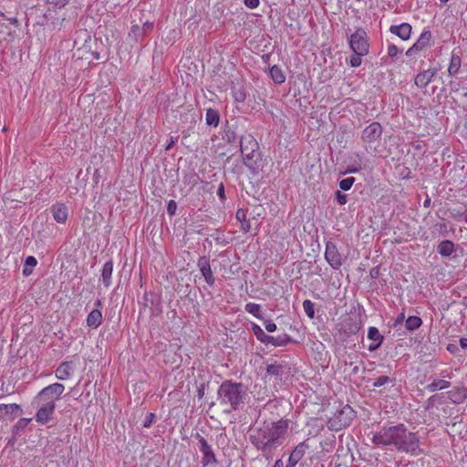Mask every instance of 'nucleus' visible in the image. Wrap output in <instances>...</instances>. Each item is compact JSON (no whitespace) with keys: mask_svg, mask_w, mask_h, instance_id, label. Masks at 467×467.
I'll return each mask as SVG.
<instances>
[{"mask_svg":"<svg viewBox=\"0 0 467 467\" xmlns=\"http://www.w3.org/2000/svg\"><path fill=\"white\" fill-rule=\"evenodd\" d=\"M371 441L376 446L395 449L412 456L423 453L418 433L410 431L403 423L383 426L373 434Z\"/></svg>","mask_w":467,"mask_h":467,"instance_id":"f257e3e1","label":"nucleus"},{"mask_svg":"<svg viewBox=\"0 0 467 467\" xmlns=\"http://www.w3.org/2000/svg\"><path fill=\"white\" fill-rule=\"evenodd\" d=\"M286 430L285 422H273L254 431L250 435V441L266 459H270L273 451L283 444Z\"/></svg>","mask_w":467,"mask_h":467,"instance_id":"f03ea898","label":"nucleus"},{"mask_svg":"<svg viewBox=\"0 0 467 467\" xmlns=\"http://www.w3.org/2000/svg\"><path fill=\"white\" fill-rule=\"evenodd\" d=\"M65 386L53 383L42 389L33 399L31 406L37 409L35 420L40 424H47L56 410V401L61 398Z\"/></svg>","mask_w":467,"mask_h":467,"instance_id":"7ed1b4c3","label":"nucleus"},{"mask_svg":"<svg viewBox=\"0 0 467 467\" xmlns=\"http://www.w3.org/2000/svg\"><path fill=\"white\" fill-rule=\"evenodd\" d=\"M217 397L221 405L237 410L245 404L247 387L242 382L224 380L218 388Z\"/></svg>","mask_w":467,"mask_h":467,"instance_id":"20e7f679","label":"nucleus"},{"mask_svg":"<svg viewBox=\"0 0 467 467\" xmlns=\"http://www.w3.org/2000/svg\"><path fill=\"white\" fill-rule=\"evenodd\" d=\"M240 150L244 165L253 174L262 170V158L256 140L251 134H244L239 139Z\"/></svg>","mask_w":467,"mask_h":467,"instance_id":"39448f33","label":"nucleus"},{"mask_svg":"<svg viewBox=\"0 0 467 467\" xmlns=\"http://www.w3.org/2000/svg\"><path fill=\"white\" fill-rule=\"evenodd\" d=\"M355 417V410L349 405H346L328 419L327 426L330 431H338L348 427Z\"/></svg>","mask_w":467,"mask_h":467,"instance_id":"423d86ee","label":"nucleus"},{"mask_svg":"<svg viewBox=\"0 0 467 467\" xmlns=\"http://www.w3.org/2000/svg\"><path fill=\"white\" fill-rule=\"evenodd\" d=\"M349 47L353 53L358 55H368L369 43L365 29L359 27L348 38Z\"/></svg>","mask_w":467,"mask_h":467,"instance_id":"0eeeda50","label":"nucleus"},{"mask_svg":"<svg viewBox=\"0 0 467 467\" xmlns=\"http://www.w3.org/2000/svg\"><path fill=\"white\" fill-rule=\"evenodd\" d=\"M194 438L197 440L199 450L202 454L201 460L202 466L208 467L218 464L216 455L212 445L208 443L207 440L198 432L194 435Z\"/></svg>","mask_w":467,"mask_h":467,"instance_id":"6e6552de","label":"nucleus"},{"mask_svg":"<svg viewBox=\"0 0 467 467\" xmlns=\"http://www.w3.org/2000/svg\"><path fill=\"white\" fill-rule=\"evenodd\" d=\"M383 133V128L378 121H374L364 128L360 139L365 145H371L380 140Z\"/></svg>","mask_w":467,"mask_h":467,"instance_id":"1a4fd4ad","label":"nucleus"},{"mask_svg":"<svg viewBox=\"0 0 467 467\" xmlns=\"http://www.w3.org/2000/svg\"><path fill=\"white\" fill-rule=\"evenodd\" d=\"M325 258L335 270H338L343 265V255L338 252L337 244L331 241L326 244Z\"/></svg>","mask_w":467,"mask_h":467,"instance_id":"9d476101","label":"nucleus"},{"mask_svg":"<svg viewBox=\"0 0 467 467\" xmlns=\"http://www.w3.org/2000/svg\"><path fill=\"white\" fill-rule=\"evenodd\" d=\"M431 32L429 27L423 28L417 41L406 51L407 57H412L430 45Z\"/></svg>","mask_w":467,"mask_h":467,"instance_id":"9b49d317","label":"nucleus"},{"mask_svg":"<svg viewBox=\"0 0 467 467\" xmlns=\"http://www.w3.org/2000/svg\"><path fill=\"white\" fill-rule=\"evenodd\" d=\"M143 300L146 306L150 307L151 315L160 316L162 312L161 298L159 295L152 292H145Z\"/></svg>","mask_w":467,"mask_h":467,"instance_id":"f8f14e48","label":"nucleus"},{"mask_svg":"<svg viewBox=\"0 0 467 467\" xmlns=\"http://www.w3.org/2000/svg\"><path fill=\"white\" fill-rule=\"evenodd\" d=\"M197 266L208 285L213 286L215 283V277L213 274L210 259L207 256H201L197 261Z\"/></svg>","mask_w":467,"mask_h":467,"instance_id":"ddd939ff","label":"nucleus"},{"mask_svg":"<svg viewBox=\"0 0 467 467\" xmlns=\"http://www.w3.org/2000/svg\"><path fill=\"white\" fill-rule=\"evenodd\" d=\"M309 446L306 443V441L298 443L290 453L285 467H296V464L302 460Z\"/></svg>","mask_w":467,"mask_h":467,"instance_id":"4468645a","label":"nucleus"},{"mask_svg":"<svg viewBox=\"0 0 467 467\" xmlns=\"http://www.w3.org/2000/svg\"><path fill=\"white\" fill-rule=\"evenodd\" d=\"M437 72L438 70L436 68H429L420 72L414 78L415 85L420 88H426L431 82Z\"/></svg>","mask_w":467,"mask_h":467,"instance_id":"2eb2a0df","label":"nucleus"},{"mask_svg":"<svg viewBox=\"0 0 467 467\" xmlns=\"http://www.w3.org/2000/svg\"><path fill=\"white\" fill-rule=\"evenodd\" d=\"M54 220L58 223H65L67 220L68 210L65 203L56 202L50 208Z\"/></svg>","mask_w":467,"mask_h":467,"instance_id":"dca6fc26","label":"nucleus"},{"mask_svg":"<svg viewBox=\"0 0 467 467\" xmlns=\"http://www.w3.org/2000/svg\"><path fill=\"white\" fill-rule=\"evenodd\" d=\"M22 412V408L18 404H0V420H13L14 415Z\"/></svg>","mask_w":467,"mask_h":467,"instance_id":"f3484780","label":"nucleus"},{"mask_svg":"<svg viewBox=\"0 0 467 467\" xmlns=\"http://www.w3.org/2000/svg\"><path fill=\"white\" fill-rule=\"evenodd\" d=\"M412 27L409 23H401L400 25H392L389 27V32L401 40H409L411 36Z\"/></svg>","mask_w":467,"mask_h":467,"instance_id":"a211bd4d","label":"nucleus"},{"mask_svg":"<svg viewBox=\"0 0 467 467\" xmlns=\"http://www.w3.org/2000/svg\"><path fill=\"white\" fill-rule=\"evenodd\" d=\"M73 370V361H64L55 370V375L56 378L59 380H67L72 376Z\"/></svg>","mask_w":467,"mask_h":467,"instance_id":"6ab92c4d","label":"nucleus"},{"mask_svg":"<svg viewBox=\"0 0 467 467\" xmlns=\"http://www.w3.org/2000/svg\"><path fill=\"white\" fill-rule=\"evenodd\" d=\"M293 342V338L287 334L279 335L277 337H273L269 335L268 340L265 345H271L273 347H285Z\"/></svg>","mask_w":467,"mask_h":467,"instance_id":"aec40b11","label":"nucleus"},{"mask_svg":"<svg viewBox=\"0 0 467 467\" xmlns=\"http://www.w3.org/2000/svg\"><path fill=\"white\" fill-rule=\"evenodd\" d=\"M113 273V261L109 260L106 262L101 270V281L105 288H109L111 285V276Z\"/></svg>","mask_w":467,"mask_h":467,"instance_id":"412c9836","label":"nucleus"},{"mask_svg":"<svg viewBox=\"0 0 467 467\" xmlns=\"http://www.w3.org/2000/svg\"><path fill=\"white\" fill-rule=\"evenodd\" d=\"M102 318L100 309H93L87 317V326L92 329H96L101 325Z\"/></svg>","mask_w":467,"mask_h":467,"instance_id":"4be33fe9","label":"nucleus"},{"mask_svg":"<svg viewBox=\"0 0 467 467\" xmlns=\"http://www.w3.org/2000/svg\"><path fill=\"white\" fill-rule=\"evenodd\" d=\"M455 250L454 243L451 240H443L437 246V252L442 257H448L452 254Z\"/></svg>","mask_w":467,"mask_h":467,"instance_id":"5701e85b","label":"nucleus"},{"mask_svg":"<svg viewBox=\"0 0 467 467\" xmlns=\"http://www.w3.org/2000/svg\"><path fill=\"white\" fill-rule=\"evenodd\" d=\"M269 77L277 85H281L285 81V75L277 65H274L269 68Z\"/></svg>","mask_w":467,"mask_h":467,"instance_id":"b1692460","label":"nucleus"},{"mask_svg":"<svg viewBox=\"0 0 467 467\" xmlns=\"http://www.w3.org/2000/svg\"><path fill=\"white\" fill-rule=\"evenodd\" d=\"M205 122L206 125L216 128L220 122L219 111L212 108L206 109Z\"/></svg>","mask_w":467,"mask_h":467,"instance_id":"393cba45","label":"nucleus"},{"mask_svg":"<svg viewBox=\"0 0 467 467\" xmlns=\"http://www.w3.org/2000/svg\"><path fill=\"white\" fill-rule=\"evenodd\" d=\"M236 219L241 223V230L248 233L251 230V223L246 219V213L243 209H238L235 214Z\"/></svg>","mask_w":467,"mask_h":467,"instance_id":"a878e982","label":"nucleus"},{"mask_svg":"<svg viewBox=\"0 0 467 467\" xmlns=\"http://www.w3.org/2000/svg\"><path fill=\"white\" fill-rule=\"evenodd\" d=\"M451 386V382L444 379H434L431 383L426 386V389L430 392L436 390H441L448 389Z\"/></svg>","mask_w":467,"mask_h":467,"instance_id":"bb28decb","label":"nucleus"},{"mask_svg":"<svg viewBox=\"0 0 467 467\" xmlns=\"http://www.w3.org/2000/svg\"><path fill=\"white\" fill-rule=\"evenodd\" d=\"M448 399L455 404L463 402L465 399V393L462 389L457 388L447 392Z\"/></svg>","mask_w":467,"mask_h":467,"instance_id":"cd10ccee","label":"nucleus"},{"mask_svg":"<svg viewBox=\"0 0 467 467\" xmlns=\"http://www.w3.org/2000/svg\"><path fill=\"white\" fill-rule=\"evenodd\" d=\"M232 94L234 101L237 103H244L247 98L246 89L243 86L232 87Z\"/></svg>","mask_w":467,"mask_h":467,"instance_id":"c85d7f7f","label":"nucleus"},{"mask_svg":"<svg viewBox=\"0 0 467 467\" xmlns=\"http://www.w3.org/2000/svg\"><path fill=\"white\" fill-rule=\"evenodd\" d=\"M461 65H462L461 57L456 54H452L451 57V61H450V65L448 67L449 75L455 76L459 72Z\"/></svg>","mask_w":467,"mask_h":467,"instance_id":"c756f323","label":"nucleus"},{"mask_svg":"<svg viewBox=\"0 0 467 467\" xmlns=\"http://www.w3.org/2000/svg\"><path fill=\"white\" fill-rule=\"evenodd\" d=\"M285 366L282 364H269L266 367V376L281 378Z\"/></svg>","mask_w":467,"mask_h":467,"instance_id":"7c9ffc66","label":"nucleus"},{"mask_svg":"<svg viewBox=\"0 0 467 467\" xmlns=\"http://www.w3.org/2000/svg\"><path fill=\"white\" fill-rule=\"evenodd\" d=\"M422 325V320L420 317L410 316L405 320V327L409 331H415Z\"/></svg>","mask_w":467,"mask_h":467,"instance_id":"2f4dec72","label":"nucleus"},{"mask_svg":"<svg viewBox=\"0 0 467 467\" xmlns=\"http://www.w3.org/2000/svg\"><path fill=\"white\" fill-rule=\"evenodd\" d=\"M37 265V260L33 255H28L26 258L24 268H23V275L25 276H29L33 273L34 267Z\"/></svg>","mask_w":467,"mask_h":467,"instance_id":"473e14b6","label":"nucleus"},{"mask_svg":"<svg viewBox=\"0 0 467 467\" xmlns=\"http://www.w3.org/2000/svg\"><path fill=\"white\" fill-rule=\"evenodd\" d=\"M129 37L135 42H140L145 37V35L143 34L142 28L139 25H132L129 33Z\"/></svg>","mask_w":467,"mask_h":467,"instance_id":"72a5a7b5","label":"nucleus"},{"mask_svg":"<svg viewBox=\"0 0 467 467\" xmlns=\"http://www.w3.org/2000/svg\"><path fill=\"white\" fill-rule=\"evenodd\" d=\"M252 331L254 332V336L256 337V339L260 341L263 344H266L269 335L265 334V331L262 329V327L255 324H252Z\"/></svg>","mask_w":467,"mask_h":467,"instance_id":"f704fd0d","label":"nucleus"},{"mask_svg":"<svg viewBox=\"0 0 467 467\" xmlns=\"http://www.w3.org/2000/svg\"><path fill=\"white\" fill-rule=\"evenodd\" d=\"M244 309L249 314H252L254 317L262 319L261 306L255 303H248L245 305Z\"/></svg>","mask_w":467,"mask_h":467,"instance_id":"c9c22d12","label":"nucleus"},{"mask_svg":"<svg viewBox=\"0 0 467 467\" xmlns=\"http://www.w3.org/2000/svg\"><path fill=\"white\" fill-rule=\"evenodd\" d=\"M396 379L395 378H390L389 376H380L374 379L373 387L374 388H379L381 386L391 384L392 386L395 384Z\"/></svg>","mask_w":467,"mask_h":467,"instance_id":"e433bc0d","label":"nucleus"},{"mask_svg":"<svg viewBox=\"0 0 467 467\" xmlns=\"http://www.w3.org/2000/svg\"><path fill=\"white\" fill-rule=\"evenodd\" d=\"M368 337L377 343L382 344L383 336L379 333V329L375 327H369L368 331Z\"/></svg>","mask_w":467,"mask_h":467,"instance_id":"4c0bfd02","label":"nucleus"},{"mask_svg":"<svg viewBox=\"0 0 467 467\" xmlns=\"http://www.w3.org/2000/svg\"><path fill=\"white\" fill-rule=\"evenodd\" d=\"M303 308H304L306 315L309 318L313 319L315 317V305L311 300H309V299L304 300Z\"/></svg>","mask_w":467,"mask_h":467,"instance_id":"58836bf2","label":"nucleus"},{"mask_svg":"<svg viewBox=\"0 0 467 467\" xmlns=\"http://www.w3.org/2000/svg\"><path fill=\"white\" fill-rule=\"evenodd\" d=\"M30 420V419L26 418L19 419L14 425L13 431L18 433L20 431H23L28 425Z\"/></svg>","mask_w":467,"mask_h":467,"instance_id":"ea45409f","label":"nucleus"},{"mask_svg":"<svg viewBox=\"0 0 467 467\" xmlns=\"http://www.w3.org/2000/svg\"><path fill=\"white\" fill-rule=\"evenodd\" d=\"M356 179L354 177H348L339 182V187L343 191H348L354 184Z\"/></svg>","mask_w":467,"mask_h":467,"instance_id":"a19ab883","label":"nucleus"},{"mask_svg":"<svg viewBox=\"0 0 467 467\" xmlns=\"http://www.w3.org/2000/svg\"><path fill=\"white\" fill-rule=\"evenodd\" d=\"M47 4L52 8H62L66 6L69 0H46Z\"/></svg>","mask_w":467,"mask_h":467,"instance_id":"79ce46f5","label":"nucleus"},{"mask_svg":"<svg viewBox=\"0 0 467 467\" xmlns=\"http://www.w3.org/2000/svg\"><path fill=\"white\" fill-rule=\"evenodd\" d=\"M365 55H358V54H353L351 57H350V59H349V65L352 67H358L361 65L362 63V59L361 57H364Z\"/></svg>","mask_w":467,"mask_h":467,"instance_id":"37998d69","label":"nucleus"},{"mask_svg":"<svg viewBox=\"0 0 467 467\" xmlns=\"http://www.w3.org/2000/svg\"><path fill=\"white\" fill-rule=\"evenodd\" d=\"M177 211V203L174 200H170L167 204V213L170 216H172L176 213Z\"/></svg>","mask_w":467,"mask_h":467,"instance_id":"c03bdc74","label":"nucleus"},{"mask_svg":"<svg viewBox=\"0 0 467 467\" xmlns=\"http://www.w3.org/2000/svg\"><path fill=\"white\" fill-rule=\"evenodd\" d=\"M400 49L398 48V47L394 44H390L389 45L388 47V56L391 58H394L398 56V54L400 53Z\"/></svg>","mask_w":467,"mask_h":467,"instance_id":"a18cd8bd","label":"nucleus"},{"mask_svg":"<svg viewBox=\"0 0 467 467\" xmlns=\"http://www.w3.org/2000/svg\"><path fill=\"white\" fill-rule=\"evenodd\" d=\"M154 418H155V414L154 413H152V412L148 413L146 415V418H145V420L143 421L142 426L144 428H150L151 426L152 422H153Z\"/></svg>","mask_w":467,"mask_h":467,"instance_id":"49530a36","label":"nucleus"},{"mask_svg":"<svg viewBox=\"0 0 467 467\" xmlns=\"http://www.w3.org/2000/svg\"><path fill=\"white\" fill-rule=\"evenodd\" d=\"M336 199H337V202H338V204L340 205H344L347 203V194L345 193H342L340 191H337L336 192Z\"/></svg>","mask_w":467,"mask_h":467,"instance_id":"de8ad7c7","label":"nucleus"},{"mask_svg":"<svg viewBox=\"0 0 467 467\" xmlns=\"http://www.w3.org/2000/svg\"><path fill=\"white\" fill-rule=\"evenodd\" d=\"M265 327L269 333L275 332L276 330V325L271 319L265 321Z\"/></svg>","mask_w":467,"mask_h":467,"instance_id":"09e8293b","label":"nucleus"},{"mask_svg":"<svg viewBox=\"0 0 467 467\" xmlns=\"http://www.w3.org/2000/svg\"><path fill=\"white\" fill-rule=\"evenodd\" d=\"M153 23L152 22H150V21H146L143 26H142V31H143V34L146 36L148 34H150L152 30H153Z\"/></svg>","mask_w":467,"mask_h":467,"instance_id":"8fccbe9b","label":"nucleus"},{"mask_svg":"<svg viewBox=\"0 0 467 467\" xmlns=\"http://www.w3.org/2000/svg\"><path fill=\"white\" fill-rule=\"evenodd\" d=\"M244 3L247 7L254 9L259 5L260 1L259 0H244Z\"/></svg>","mask_w":467,"mask_h":467,"instance_id":"3c124183","label":"nucleus"},{"mask_svg":"<svg viewBox=\"0 0 467 467\" xmlns=\"http://www.w3.org/2000/svg\"><path fill=\"white\" fill-rule=\"evenodd\" d=\"M217 194L222 202H223L226 199L223 183H220L217 190Z\"/></svg>","mask_w":467,"mask_h":467,"instance_id":"603ef678","label":"nucleus"},{"mask_svg":"<svg viewBox=\"0 0 467 467\" xmlns=\"http://www.w3.org/2000/svg\"><path fill=\"white\" fill-rule=\"evenodd\" d=\"M404 320H406V319H405V315H404V313H400V314L397 317V318H396V320H395V322H394V324H393L394 327H397L398 326L402 325V323H403V321H404Z\"/></svg>","mask_w":467,"mask_h":467,"instance_id":"864d4df0","label":"nucleus"},{"mask_svg":"<svg viewBox=\"0 0 467 467\" xmlns=\"http://www.w3.org/2000/svg\"><path fill=\"white\" fill-rule=\"evenodd\" d=\"M446 349L451 354H455L459 350L458 346L452 343L448 344Z\"/></svg>","mask_w":467,"mask_h":467,"instance_id":"5fc2aeb1","label":"nucleus"},{"mask_svg":"<svg viewBox=\"0 0 467 467\" xmlns=\"http://www.w3.org/2000/svg\"><path fill=\"white\" fill-rule=\"evenodd\" d=\"M223 138L226 139L228 142H234L235 140V134L234 131L228 130Z\"/></svg>","mask_w":467,"mask_h":467,"instance_id":"6e6d98bb","label":"nucleus"},{"mask_svg":"<svg viewBox=\"0 0 467 467\" xmlns=\"http://www.w3.org/2000/svg\"><path fill=\"white\" fill-rule=\"evenodd\" d=\"M205 385L202 384L197 389V396L199 399H202L204 396Z\"/></svg>","mask_w":467,"mask_h":467,"instance_id":"4d7b16f0","label":"nucleus"},{"mask_svg":"<svg viewBox=\"0 0 467 467\" xmlns=\"http://www.w3.org/2000/svg\"><path fill=\"white\" fill-rule=\"evenodd\" d=\"M460 346L462 348L467 349V338L466 337L460 338Z\"/></svg>","mask_w":467,"mask_h":467,"instance_id":"13d9d810","label":"nucleus"},{"mask_svg":"<svg viewBox=\"0 0 467 467\" xmlns=\"http://www.w3.org/2000/svg\"><path fill=\"white\" fill-rule=\"evenodd\" d=\"M380 346H381V344L377 343V342H376V343H373V344H370V345L368 346V350H369V351H375V350H377Z\"/></svg>","mask_w":467,"mask_h":467,"instance_id":"bf43d9fd","label":"nucleus"},{"mask_svg":"<svg viewBox=\"0 0 467 467\" xmlns=\"http://www.w3.org/2000/svg\"><path fill=\"white\" fill-rule=\"evenodd\" d=\"M174 143H175V140H173V138H171V139L169 140V141H168V143H167L166 147H165V150H170L173 147Z\"/></svg>","mask_w":467,"mask_h":467,"instance_id":"052dcab7","label":"nucleus"},{"mask_svg":"<svg viewBox=\"0 0 467 467\" xmlns=\"http://www.w3.org/2000/svg\"><path fill=\"white\" fill-rule=\"evenodd\" d=\"M103 304H102V300L101 299H97L95 301V306L96 308L95 309H100L102 307Z\"/></svg>","mask_w":467,"mask_h":467,"instance_id":"680f3d73","label":"nucleus"},{"mask_svg":"<svg viewBox=\"0 0 467 467\" xmlns=\"http://www.w3.org/2000/svg\"><path fill=\"white\" fill-rule=\"evenodd\" d=\"M273 467H285V466H284L283 461L278 459L275 462V464Z\"/></svg>","mask_w":467,"mask_h":467,"instance_id":"e2e57ef3","label":"nucleus"},{"mask_svg":"<svg viewBox=\"0 0 467 467\" xmlns=\"http://www.w3.org/2000/svg\"><path fill=\"white\" fill-rule=\"evenodd\" d=\"M358 372H359V367H358V365H355V366L352 368V371H351V373H352L353 375H356V374H358Z\"/></svg>","mask_w":467,"mask_h":467,"instance_id":"0e129e2a","label":"nucleus"},{"mask_svg":"<svg viewBox=\"0 0 467 467\" xmlns=\"http://www.w3.org/2000/svg\"><path fill=\"white\" fill-rule=\"evenodd\" d=\"M262 59L265 63H268L269 62V59H270V54H265L263 55L262 57Z\"/></svg>","mask_w":467,"mask_h":467,"instance_id":"69168bd1","label":"nucleus"},{"mask_svg":"<svg viewBox=\"0 0 467 467\" xmlns=\"http://www.w3.org/2000/svg\"><path fill=\"white\" fill-rule=\"evenodd\" d=\"M9 22L13 25H17L18 21L16 17L8 18Z\"/></svg>","mask_w":467,"mask_h":467,"instance_id":"338daca9","label":"nucleus"},{"mask_svg":"<svg viewBox=\"0 0 467 467\" xmlns=\"http://www.w3.org/2000/svg\"><path fill=\"white\" fill-rule=\"evenodd\" d=\"M451 89L453 92H458L459 91V88H457V86L453 85V83H451Z\"/></svg>","mask_w":467,"mask_h":467,"instance_id":"774afa93","label":"nucleus"}]
</instances>
